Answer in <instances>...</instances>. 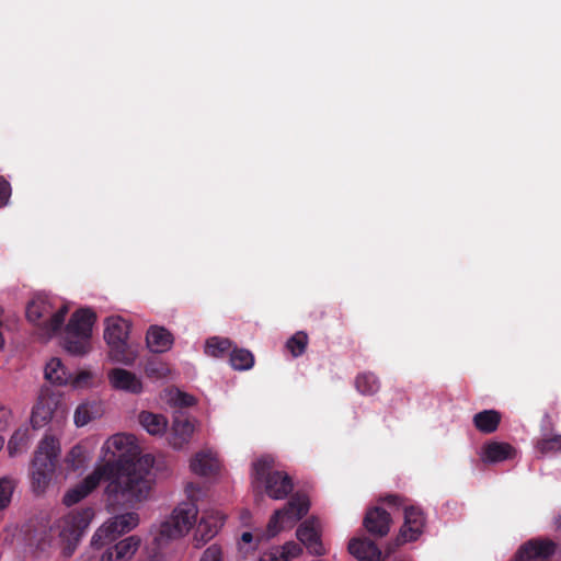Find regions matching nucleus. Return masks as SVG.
<instances>
[{"instance_id":"f257e3e1","label":"nucleus","mask_w":561,"mask_h":561,"mask_svg":"<svg viewBox=\"0 0 561 561\" xmlns=\"http://www.w3.org/2000/svg\"><path fill=\"white\" fill-rule=\"evenodd\" d=\"M150 461L151 458L147 456L136 463L122 461L102 463L81 482L69 489L64 495L62 502L67 506H72L88 496L101 480H107L108 483L105 488L107 507L113 512L134 507L149 495L146 474Z\"/></svg>"},{"instance_id":"f03ea898","label":"nucleus","mask_w":561,"mask_h":561,"mask_svg":"<svg viewBox=\"0 0 561 561\" xmlns=\"http://www.w3.org/2000/svg\"><path fill=\"white\" fill-rule=\"evenodd\" d=\"M274 467L273 456L263 455L257 458L252 463V486L256 494L265 493L273 500H283L293 491V480L286 472Z\"/></svg>"},{"instance_id":"7ed1b4c3","label":"nucleus","mask_w":561,"mask_h":561,"mask_svg":"<svg viewBox=\"0 0 561 561\" xmlns=\"http://www.w3.org/2000/svg\"><path fill=\"white\" fill-rule=\"evenodd\" d=\"M185 491L188 500L180 503L173 510L171 516L159 526L156 537L159 545L185 536L196 523L198 508L192 494L194 484L188 483Z\"/></svg>"},{"instance_id":"20e7f679","label":"nucleus","mask_w":561,"mask_h":561,"mask_svg":"<svg viewBox=\"0 0 561 561\" xmlns=\"http://www.w3.org/2000/svg\"><path fill=\"white\" fill-rule=\"evenodd\" d=\"M60 446L58 439L45 436L39 443L32 462V488L36 493L44 492L49 484L58 461Z\"/></svg>"},{"instance_id":"39448f33","label":"nucleus","mask_w":561,"mask_h":561,"mask_svg":"<svg viewBox=\"0 0 561 561\" xmlns=\"http://www.w3.org/2000/svg\"><path fill=\"white\" fill-rule=\"evenodd\" d=\"M94 517L92 507L75 510L57 520L56 527L66 557H70Z\"/></svg>"},{"instance_id":"423d86ee","label":"nucleus","mask_w":561,"mask_h":561,"mask_svg":"<svg viewBox=\"0 0 561 561\" xmlns=\"http://www.w3.org/2000/svg\"><path fill=\"white\" fill-rule=\"evenodd\" d=\"M129 330V321L121 317L106 320L104 339L110 347L108 355L112 360L124 365H133L137 357V353L127 342Z\"/></svg>"},{"instance_id":"0eeeda50","label":"nucleus","mask_w":561,"mask_h":561,"mask_svg":"<svg viewBox=\"0 0 561 561\" xmlns=\"http://www.w3.org/2000/svg\"><path fill=\"white\" fill-rule=\"evenodd\" d=\"M310 508V501L306 494L296 493L280 510H276L271 516L265 534L257 535L256 541L262 538H272L285 528H291L298 520L306 516Z\"/></svg>"},{"instance_id":"6e6552de","label":"nucleus","mask_w":561,"mask_h":561,"mask_svg":"<svg viewBox=\"0 0 561 561\" xmlns=\"http://www.w3.org/2000/svg\"><path fill=\"white\" fill-rule=\"evenodd\" d=\"M69 311L67 305L60 306L56 311L47 296L38 295L26 306V318L30 322L43 327L47 335L60 330Z\"/></svg>"},{"instance_id":"1a4fd4ad","label":"nucleus","mask_w":561,"mask_h":561,"mask_svg":"<svg viewBox=\"0 0 561 561\" xmlns=\"http://www.w3.org/2000/svg\"><path fill=\"white\" fill-rule=\"evenodd\" d=\"M136 449V439L135 436L129 434H115L112 437H110L102 446V460L104 463L107 461H112L113 463L124 462V463H136L140 461L142 458L149 456L151 458L150 466L148 467V472L146 474V478L149 483V492L151 491L152 486V473L151 469L154 463V457L150 454H146L140 456L138 459L133 460L128 458L127 456L131 455L133 451Z\"/></svg>"},{"instance_id":"9d476101","label":"nucleus","mask_w":561,"mask_h":561,"mask_svg":"<svg viewBox=\"0 0 561 561\" xmlns=\"http://www.w3.org/2000/svg\"><path fill=\"white\" fill-rule=\"evenodd\" d=\"M138 522V514L134 512L114 516L96 529L91 539L92 548L101 549L115 541L121 535L134 529Z\"/></svg>"},{"instance_id":"9b49d317","label":"nucleus","mask_w":561,"mask_h":561,"mask_svg":"<svg viewBox=\"0 0 561 561\" xmlns=\"http://www.w3.org/2000/svg\"><path fill=\"white\" fill-rule=\"evenodd\" d=\"M557 543L548 538L530 539L522 545L511 561H551Z\"/></svg>"},{"instance_id":"f8f14e48","label":"nucleus","mask_w":561,"mask_h":561,"mask_svg":"<svg viewBox=\"0 0 561 561\" xmlns=\"http://www.w3.org/2000/svg\"><path fill=\"white\" fill-rule=\"evenodd\" d=\"M64 412L60 399L56 394L42 392L37 403L33 408L31 423L34 428H41L53 420V417H62Z\"/></svg>"},{"instance_id":"ddd939ff","label":"nucleus","mask_w":561,"mask_h":561,"mask_svg":"<svg viewBox=\"0 0 561 561\" xmlns=\"http://www.w3.org/2000/svg\"><path fill=\"white\" fill-rule=\"evenodd\" d=\"M298 540L314 556L324 554L325 550L321 541V523L312 516L304 520L297 528Z\"/></svg>"},{"instance_id":"4468645a","label":"nucleus","mask_w":561,"mask_h":561,"mask_svg":"<svg viewBox=\"0 0 561 561\" xmlns=\"http://www.w3.org/2000/svg\"><path fill=\"white\" fill-rule=\"evenodd\" d=\"M224 523L225 516L219 511H205L194 533L195 547L199 548L213 539L218 534Z\"/></svg>"},{"instance_id":"2eb2a0df","label":"nucleus","mask_w":561,"mask_h":561,"mask_svg":"<svg viewBox=\"0 0 561 561\" xmlns=\"http://www.w3.org/2000/svg\"><path fill=\"white\" fill-rule=\"evenodd\" d=\"M425 515L423 511L414 505L404 507V523L400 528V537L403 541H414L423 533Z\"/></svg>"},{"instance_id":"dca6fc26","label":"nucleus","mask_w":561,"mask_h":561,"mask_svg":"<svg viewBox=\"0 0 561 561\" xmlns=\"http://www.w3.org/2000/svg\"><path fill=\"white\" fill-rule=\"evenodd\" d=\"M391 516L390 514L379 507L375 506L366 512L363 520L365 529L373 536L385 537L390 530Z\"/></svg>"},{"instance_id":"f3484780","label":"nucleus","mask_w":561,"mask_h":561,"mask_svg":"<svg viewBox=\"0 0 561 561\" xmlns=\"http://www.w3.org/2000/svg\"><path fill=\"white\" fill-rule=\"evenodd\" d=\"M139 547L140 538L129 536L106 549L101 556V561H129Z\"/></svg>"},{"instance_id":"a211bd4d","label":"nucleus","mask_w":561,"mask_h":561,"mask_svg":"<svg viewBox=\"0 0 561 561\" xmlns=\"http://www.w3.org/2000/svg\"><path fill=\"white\" fill-rule=\"evenodd\" d=\"M95 318L96 316L92 310L81 308L73 312L66 327V331L82 337H91Z\"/></svg>"},{"instance_id":"6ab92c4d","label":"nucleus","mask_w":561,"mask_h":561,"mask_svg":"<svg viewBox=\"0 0 561 561\" xmlns=\"http://www.w3.org/2000/svg\"><path fill=\"white\" fill-rule=\"evenodd\" d=\"M111 385L118 390L130 393H140L142 390L141 380L131 371L123 368H114L108 373Z\"/></svg>"},{"instance_id":"aec40b11","label":"nucleus","mask_w":561,"mask_h":561,"mask_svg":"<svg viewBox=\"0 0 561 561\" xmlns=\"http://www.w3.org/2000/svg\"><path fill=\"white\" fill-rule=\"evenodd\" d=\"M146 343L150 352L164 353L172 347L174 337L164 327L150 325L146 334Z\"/></svg>"},{"instance_id":"412c9836","label":"nucleus","mask_w":561,"mask_h":561,"mask_svg":"<svg viewBox=\"0 0 561 561\" xmlns=\"http://www.w3.org/2000/svg\"><path fill=\"white\" fill-rule=\"evenodd\" d=\"M348 551L359 561H382L381 550L367 538H353L348 542Z\"/></svg>"},{"instance_id":"4be33fe9","label":"nucleus","mask_w":561,"mask_h":561,"mask_svg":"<svg viewBox=\"0 0 561 561\" xmlns=\"http://www.w3.org/2000/svg\"><path fill=\"white\" fill-rule=\"evenodd\" d=\"M194 424L185 417H175L172 424L169 443L174 449H182L192 438Z\"/></svg>"},{"instance_id":"5701e85b","label":"nucleus","mask_w":561,"mask_h":561,"mask_svg":"<svg viewBox=\"0 0 561 561\" xmlns=\"http://www.w3.org/2000/svg\"><path fill=\"white\" fill-rule=\"evenodd\" d=\"M191 470L202 477H211L219 471V461L210 451H199L191 460Z\"/></svg>"},{"instance_id":"b1692460","label":"nucleus","mask_w":561,"mask_h":561,"mask_svg":"<svg viewBox=\"0 0 561 561\" xmlns=\"http://www.w3.org/2000/svg\"><path fill=\"white\" fill-rule=\"evenodd\" d=\"M515 453V448L508 443L491 442L483 446L482 460L491 463L501 462L512 459Z\"/></svg>"},{"instance_id":"393cba45","label":"nucleus","mask_w":561,"mask_h":561,"mask_svg":"<svg viewBox=\"0 0 561 561\" xmlns=\"http://www.w3.org/2000/svg\"><path fill=\"white\" fill-rule=\"evenodd\" d=\"M501 413L496 410H483L474 414L472 422L474 427L484 434L494 433L501 423Z\"/></svg>"},{"instance_id":"a878e982","label":"nucleus","mask_w":561,"mask_h":561,"mask_svg":"<svg viewBox=\"0 0 561 561\" xmlns=\"http://www.w3.org/2000/svg\"><path fill=\"white\" fill-rule=\"evenodd\" d=\"M140 425L153 436H161L165 433L168 421L162 414H156L148 411H142L139 414Z\"/></svg>"},{"instance_id":"bb28decb","label":"nucleus","mask_w":561,"mask_h":561,"mask_svg":"<svg viewBox=\"0 0 561 561\" xmlns=\"http://www.w3.org/2000/svg\"><path fill=\"white\" fill-rule=\"evenodd\" d=\"M45 378L51 383L62 386L70 381L71 374H68L59 358H51L45 367Z\"/></svg>"},{"instance_id":"cd10ccee","label":"nucleus","mask_w":561,"mask_h":561,"mask_svg":"<svg viewBox=\"0 0 561 561\" xmlns=\"http://www.w3.org/2000/svg\"><path fill=\"white\" fill-rule=\"evenodd\" d=\"M356 389L364 396H373L380 389V381L373 373H360L355 378Z\"/></svg>"},{"instance_id":"c85d7f7f","label":"nucleus","mask_w":561,"mask_h":561,"mask_svg":"<svg viewBox=\"0 0 561 561\" xmlns=\"http://www.w3.org/2000/svg\"><path fill=\"white\" fill-rule=\"evenodd\" d=\"M64 347L71 355H84L89 352L90 348V337H82L66 331Z\"/></svg>"},{"instance_id":"c756f323","label":"nucleus","mask_w":561,"mask_h":561,"mask_svg":"<svg viewBox=\"0 0 561 561\" xmlns=\"http://www.w3.org/2000/svg\"><path fill=\"white\" fill-rule=\"evenodd\" d=\"M535 448L541 456L561 453V434H542V437L536 440Z\"/></svg>"},{"instance_id":"7c9ffc66","label":"nucleus","mask_w":561,"mask_h":561,"mask_svg":"<svg viewBox=\"0 0 561 561\" xmlns=\"http://www.w3.org/2000/svg\"><path fill=\"white\" fill-rule=\"evenodd\" d=\"M88 462V453L82 445L73 446L66 457L67 468L72 471L83 469Z\"/></svg>"},{"instance_id":"2f4dec72","label":"nucleus","mask_w":561,"mask_h":561,"mask_svg":"<svg viewBox=\"0 0 561 561\" xmlns=\"http://www.w3.org/2000/svg\"><path fill=\"white\" fill-rule=\"evenodd\" d=\"M230 364L237 370H248L254 365L253 354L244 348H234L230 353Z\"/></svg>"},{"instance_id":"473e14b6","label":"nucleus","mask_w":561,"mask_h":561,"mask_svg":"<svg viewBox=\"0 0 561 561\" xmlns=\"http://www.w3.org/2000/svg\"><path fill=\"white\" fill-rule=\"evenodd\" d=\"M231 348V341L225 337L213 336L206 341L205 353L220 357Z\"/></svg>"},{"instance_id":"72a5a7b5","label":"nucleus","mask_w":561,"mask_h":561,"mask_svg":"<svg viewBox=\"0 0 561 561\" xmlns=\"http://www.w3.org/2000/svg\"><path fill=\"white\" fill-rule=\"evenodd\" d=\"M307 345L308 335L302 331L296 332L286 343L287 350L294 357L301 356L306 352Z\"/></svg>"},{"instance_id":"f704fd0d","label":"nucleus","mask_w":561,"mask_h":561,"mask_svg":"<svg viewBox=\"0 0 561 561\" xmlns=\"http://www.w3.org/2000/svg\"><path fill=\"white\" fill-rule=\"evenodd\" d=\"M28 443L27 430H18L11 436L8 443V450L10 456H15L22 453Z\"/></svg>"},{"instance_id":"c9c22d12","label":"nucleus","mask_w":561,"mask_h":561,"mask_svg":"<svg viewBox=\"0 0 561 561\" xmlns=\"http://www.w3.org/2000/svg\"><path fill=\"white\" fill-rule=\"evenodd\" d=\"M145 373L150 378L161 379L168 375L169 367L160 359L151 358L145 365Z\"/></svg>"},{"instance_id":"e433bc0d","label":"nucleus","mask_w":561,"mask_h":561,"mask_svg":"<svg viewBox=\"0 0 561 561\" xmlns=\"http://www.w3.org/2000/svg\"><path fill=\"white\" fill-rule=\"evenodd\" d=\"M14 485L9 478L0 479V512L5 510L11 503Z\"/></svg>"},{"instance_id":"4c0bfd02","label":"nucleus","mask_w":561,"mask_h":561,"mask_svg":"<svg viewBox=\"0 0 561 561\" xmlns=\"http://www.w3.org/2000/svg\"><path fill=\"white\" fill-rule=\"evenodd\" d=\"M92 416L90 414L89 408L87 404H80L75 412V423L77 426H84L91 421Z\"/></svg>"},{"instance_id":"58836bf2","label":"nucleus","mask_w":561,"mask_h":561,"mask_svg":"<svg viewBox=\"0 0 561 561\" xmlns=\"http://www.w3.org/2000/svg\"><path fill=\"white\" fill-rule=\"evenodd\" d=\"M199 561H222L221 548L217 545L209 546L204 551Z\"/></svg>"},{"instance_id":"ea45409f","label":"nucleus","mask_w":561,"mask_h":561,"mask_svg":"<svg viewBox=\"0 0 561 561\" xmlns=\"http://www.w3.org/2000/svg\"><path fill=\"white\" fill-rule=\"evenodd\" d=\"M11 184L3 176H0V208L8 205L11 197Z\"/></svg>"},{"instance_id":"a19ab883","label":"nucleus","mask_w":561,"mask_h":561,"mask_svg":"<svg viewBox=\"0 0 561 561\" xmlns=\"http://www.w3.org/2000/svg\"><path fill=\"white\" fill-rule=\"evenodd\" d=\"M257 561H287V558L283 556L280 548L275 547L262 553Z\"/></svg>"},{"instance_id":"79ce46f5","label":"nucleus","mask_w":561,"mask_h":561,"mask_svg":"<svg viewBox=\"0 0 561 561\" xmlns=\"http://www.w3.org/2000/svg\"><path fill=\"white\" fill-rule=\"evenodd\" d=\"M279 548L282 549L283 556L287 558V561L299 556L302 551L300 545L296 542H287Z\"/></svg>"},{"instance_id":"37998d69","label":"nucleus","mask_w":561,"mask_h":561,"mask_svg":"<svg viewBox=\"0 0 561 561\" xmlns=\"http://www.w3.org/2000/svg\"><path fill=\"white\" fill-rule=\"evenodd\" d=\"M92 375L89 371H81L75 377L71 375L69 383H71L76 388L84 387L91 380Z\"/></svg>"},{"instance_id":"c03bdc74","label":"nucleus","mask_w":561,"mask_h":561,"mask_svg":"<svg viewBox=\"0 0 561 561\" xmlns=\"http://www.w3.org/2000/svg\"><path fill=\"white\" fill-rule=\"evenodd\" d=\"M174 402L181 408H188L194 405L196 400L193 396L179 391L174 398Z\"/></svg>"},{"instance_id":"a18cd8bd","label":"nucleus","mask_w":561,"mask_h":561,"mask_svg":"<svg viewBox=\"0 0 561 561\" xmlns=\"http://www.w3.org/2000/svg\"><path fill=\"white\" fill-rule=\"evenodd\" d=\"M11 420V410L0 403V431H3L8 427Z\"/></svg>"},{"instance_id":"49530a36","label":"nucleus","mask_w":561,"mask_h":561,"mask_svg":"<svg viewBox=\"0 0 561 561\" xmlns=\"http://www.w3.org/2000/svg\"><path fill=\"white\" fill-rule=\"evenodd\" d=\"M383 501L389 504V505H400L401 503V497L398 496V495H387Z\"/></svg>"},{"instance_id":"de8ad7c7","label":"nucleus","mask_w":561,"mask_h":561,"mask_svg":"<svg viewBox=\"0 0 561 561\" xmlns=\"http://www.w3.org/2000/svg\"><path fill=\"white\" fill-rule=\"evenodd\" d=\"M253 540H254V536L250 531H244L241 535V543H251V542H253Z\"/></svg>"},{"instance_id":"09e8293b","label":"nucleus","mask_w":561,"mask_h":561,"mask_svg":"<svg viewBox=\"0 0 561 561\" xmlns=\"http://www.w3.org/2000/svg\"><path fill=\"white\" fill-rule=\"evenodd\" d=\"M543 421L547 422V424H549L550 423V416L548 414H546Z\"/></svg>"},{"instance_id":"8fccbe9b","label":"nucleus","mask_w":561,"mask_h":561,"mask_svg":"<svg viewBox=\"0 0 561 561\" xmlns=\"http://www.w3.org/2000/svg\"><path fill=\"white\" fill-rule=\"evenodd\" d=\"M558 528H561V523L558 520Z\"/></svg>"}]
</instances>
